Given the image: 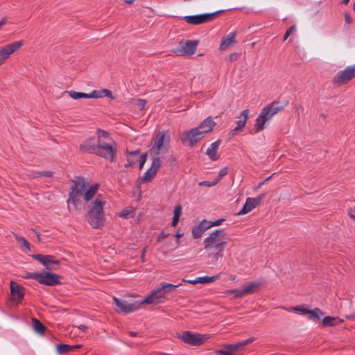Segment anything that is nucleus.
I'll use <instances>...</instances> for the list:
<instances>
[{"label":"nucleus","instance_id":"nucleus-1","mask_svg":"<svg viewBox=\"0 0 355 355\" xmlns=\"http://www.w3.org/2000/svg\"><path fill=\"white\" fill-rule=\"evenodd\" d=\"M99 184L90 185L85 179L78 178L72 180L69 198L67 200L68 207L71 205L74 207L80 205L83 201L87 203L94 198L89 205L87 220L93 228H99L103 225L104 214L103 207L105 205V198L102 195H97Z\"/></svg>","mask_w":355,"mask_h":355},{"label":"nucleus","instance_id":"nucleus-2","mask_svg":"<svg viewBox=\"0 0 355 355\" xmlns=\"http://www.w3.org/2000/svg\"><path fill=\"white\" fill-rule=\"evenodd\" d=\"M230 240V237L223 229L211 232L204 239L203 244L207 257L213 263H216L223 257V250Z\"/></svg>","mask_w":355,"mask_h":355},{"label":"nucleus","instance_id":"nucleus-3","mask_svg":"<svg viewBox=\"0 0 355 355\" xmlns=\"http://www.w3.org/2000/svg\"><path fill=\"white\" fill-rule=\"evenodd\" d=\"M284 105H280L279 101H273L272 103L264 107L256 119L254 130L259 132L265 128V123L270 120L274 115L283 110Z\"/></svg>","mask_w":355,"mask_h":355},{"label":"nucleus","instance_id":"nucleus-4","mask_svg":"<svg viewBox=\"0 0 355 355\" xmlns=\"http://www.w3.org/2000/svg\"><path fill=\"white\" fill-rule=\"evenodd\" d=\"M284 105H280L279 101H273L272 103L264 107L256 119L254 130L259 132L265 128V123L270 120L274 115L283 110Z\"/></svg>","mask_w":355,"mask_h":355},{"label":"nucleus","instance_id":"nucleus-5","mask_svg":"<svg viewBox=\"0 0 355 355\" xmlns=\"http://www.w3.org/2000/svg\"><path fill=\"white\" fill-rule=\"evenodd\" d=\"M116 152V144L114 141L108 142L103 139L97 140L96 155L113 162Z\"/></svg>","mask_w":355,"mask_h":355},{"label":"nucleus","instance_id":"nucleus-6","mask_svg":"<svg viewBox=\"0 0 355 355\" xmlns=\"http://www.w3.org/2000/svg\"><path fill=\"white\" fill-rule=\"evenodd\" d=\"M171 135L168 131L159 132L155 138L151 153L158 155L162 152H166L169 148Z\"/></svg>","mask_w":355,"mask_h":355},{"label":"nucleus","instance_id":"nucleus-7","mask_svg":"<svg viewBox=\"0 0 355 355\" xmlns=\"http://www.w3.org/2000/svg\"><path fill=\"white\" fill-rule=\"evenodd\" d=\"M178 338L186 344L193 346H200L208 340L211 338V336L209 334H193L191 331H186L182 334L178 335Z\"/></svg>","mask_w":355,"mask_h":355},{"label":"nucleus","instance_id":"nucleus-8","mask_svg":"<svg viewBox=\"0 0 355 355\" xmlns=\"http://www.w3.org/2000/svg\"><path fill=\"white\" fill-rule=\"evenodd\" d=\"M25 278H31L37 280L39 283L47 286H55L60 284L59 275L45 272L44 273L33 272L29 273L24 277Z\"/></svg>","mask_w":355,"mask_h":355},{"label":"nucleus","instance_id":"nucleus-9","mask_svg":"<svg viewBox=\"0 0 355 355\" xmlns=\"http://www.w3.org/2000/svg\"><path fill=\"white\" fill-rule=\"evenodd\" d=\"M354 78H355V64L338 71L334 77L332 83L336 87H340L348 83Z\"/></svg>","mask_w":355,"mask_h":355},{"label":"nucleus","instance_id":"nucleus-10","mask_svg":"<svg viewBox=\"0 0 355 355\" xmlns=\"http://www.w3.org/2000/svg\"><path fill=\"white\" fill-rule=\"evenodd\" d=\"M222 11L219 10L212 13H205L196 15H189L184 17V21L193 25H198L213 20L216 16Z\"/></svg>","mask_w":355,"mask_h":355},{"label":"nucleus","instance_id":"nucleus-11","mask_svg":"<svg viewBox=\"0 0 355 355\" xmlns=\"http://www.w3.org/2000/svg\"><path fill=\"white\" fill-rule=\"evenodd\" d=\"M202 137L203 134L197 127L192 128L189 131L184 132L180 135L182 142L184 144H189L191 146L198 143Z\"/></svg>","mask_w":355,"mask_h":355},{"label":"nucleus","instance_id":"nucleus-12","mask_svg":"<svg viewBox=\"0 0 355 355\" xmlns=\"http://www.w3.org/2000/svg\"><path fill=\"white\" fill-rule=\"evenodd\" d=\"M254 340V338L251 337L247 340L235 344H224L222 346L225 350H218L216 354L217 355H224L223 353H229L230 355H234L233 353L241 351L245 346L253 342Z\"/></svg>","mask_w":355,"mask_h":355},{"label":"nucleus","instance_id":"nucleus-13","mask_svg":"<svg viewBox=\"0 0 355 355\" xmlns=\"http://www.w3.org/2000/svg\"><path fill=\"white\" fill-rule=\"evenodd\" d=\"M33 259L42 263L47 270H56L60 268V262L51 255L33 254Z\"/></svg>","mask_w":355,"mask_h":355},{"label":"nucleus","instance_id":"nucleus-14","mask_svg":"<svg viewBox=\"0 0 355 355\" xmlns=\"http://www.w3.org/2000/svg\"><path fill=\"white\" fill-rule=\"evenodd\" d=\"M113 300L117 308L120 309V311L125 314L137 311L143 304H141V301L135 302L134 303H128L125 301H121L115 297H113Z\"/></svg>","mask_w":355,"mask_h":355},{"label":"nucleus","instance_id":"nucleus-15","mask_svg":"<svg viewBox=\"0 0 355 355\" xmlns=\"http://www.w3.org/2000/svg\"><path fill=\"white\" fill-rule=\"evenodd\" d=\"M22 42L18 41L9 44L0 49V65H1L14 52L22 46Z\"/></svg>","mask_w":355,"mask_h":355},{"label":"nucleus","instance_id":"nucleus-16","mask_svg":"<svg viewBox=\"0 0 355 355\" xmlns=\"http://www.w3.org/2000/svg\"><path fill=\"white\" fill-rule=\"evenodd\" d=\"M198 44V41L188 40L185 42H181L177 52L180 55H192L196 51Z\"/></svg>","mask_w":355,"mask_h":355},{"label":"nucleus","instance_id":"nucleus-17","mask_svg":"<svg viewBox=\"0 0 355 355\" xmlns=\"http://www.w3.org/2000/svg\"><path fill=\"white\" fill-rule=\"evenodd\" d=\"M295 311H300L302 313L309 314V318L312 320L320 321L324 313L318 308L308 309L303 306H297L291 308Z\"/></svg>","mask_w":355,"mask_h":355},{"label":"nucleus","instance_id":"nucleus-18","mask_svg":"<svg viewBox=\"0 0 355 355\" xmlns=\"http://www.w3.org/2000/svg\"><path fill=\"white\" fill-rule=\"evenodd\" d=\"M166 293L161 287L153 291L151 294L146 297L141 301V304H157L162 302V300L165 298Z\"/></svg>","mask_w":355,"mask_h":355},{"label":"nucleus","instance_id":"nucleus-19","mask_svg":"<svg viewBox=\"0 0 355 355\" xmlns=\"http://www.w3.org/2000/svg\"><path fill=\"white\" fill-rule=\"evenodd\" d=\"M263 195L257 198H248L241 210L238 213L239 215H244L254 209L261 202Z\"/></svg>","mask_w":355,"mask_h":355},{"label":"nucleus","instance_id":"nucleus-20","mask_svg":"<svg viewBox=\"0 0 355 355\" xmlns=\"http://www.w3.org/2000/svg\"><path fill=\"white\" fill-rule=\"evenodd\" d=\"M236 43V33L232 32L229 33L226 37H223L219 49L221 51H225L229 49L231 46Z\"/></svg>","mask_w":355,"mask_h":355},{"label":"nucleus","instance_id":"nucleus-21","mask_svg":"<svg viewBox=\"0 0 355 355\" xmlns=\"http://www.w3.org/2000/svg\"><path fill=\"white\" fill-rule=\"evenodd\" d=\"M80 150L83 152L96 155L97 141H96L94 138H89L85 143L80 145Z\"/></svg>","mask_w":355,"mask_h":355},{"label":"nucleus","instance_id":"nucleus-22","mask_svg":"<svg viewBox=\"0 0 355 355\" xmlns=\"http://www.w3.org/2000/svg\"><path fill=\"white\" fill-rule=\"evenodd\" d=\"M216 123L211 116L205 119L197 128H199L203 135L212 131Z\"/></svg>","mask_w":355,"mask_h":355},{"label":"nucleus","instance_id":"nucleus-23","mask_svg":"<svg viewBox=\"0 0 355 355\" xmlns=\"http://www.w3.org/2000/svg\"><path fill=\"white\" fill-rule=\"evenodd\" d=\"M220 140H217L213 142L210 146L207 148L206 154L212 160H218L219 159V155L218 153V148L220 146Z\"/></svg>","mask_w":355,"mask_h":355},{"label":"nucleus","instance_id":"nucleus-24","mask_svg":"<svg viewBox=\"0 0 355 355\" xmlns=\"http://www.w3.org/2000/svg\"><path fill=\"white\" fill-rule=\"evenodd\" d=\"M10 292L15 300L20 301L24 297L23 288L16 283H10Z\"/></svg>","mask_w":355,"mask_h":355},{"label":"nucleus","instance_id":"nucleus-25","mask_svg":"<svg viewBox=\"0 0 355 355\" xmlns=\"http://www.w3.org/2000/svg\"><path fill=\"white\" fill-rule=\"evenodd\" d=\"M260 286L259 281H252L245 284L243 286V290L245 295H251L254 293Z\"/></svg>","mask_w":355,"mask_h":355},{"label":"nucleus","instance_id":"nucleus-26","mask_svg":"<svg viewBox=\"0 0 355 355\" xmlns=\"http://www.w3.org/2000/svg\"><path fill=\"white\" fill-rule=\"evenodd\" d=\"M249 110L246 109L243 110L239 116V120L236 122V130L241 131L246 124V121L248 119Z\"/></svg>","mask_w":355,"mask_h":355},{"label":"nucleus","instance_id":"nucleus-27","mask_svg":"<svg viewBox=\"0 0 355 355\" xmlns=\"http://www.w3.org/2000/svg\"><path fill=\"white\" fill-rule=\"evenodd\" d=\"M80 346V345H69L67 344H60L56 346V352L59 354H63L69 353V352L73 350L74 349H78Z\"/></svg>","mask_w":355,"mask_h":355},{"label":"nucleus","instance_id":"nucleus-28","mask_svg":"<svg viewBox=\"0 0 355 355\" xmlns=\"http://www.w3.org/2000/svg\"><path fill=\"white\" fill-rule=\"evenodd\" d=\"M181 213H182V207H181V205H178L175 207V209H174L173 220L171 223V225L173 227H175L178 225Z\"/></svg>","mask_w":355,"mask_h":355},{"label":"nucleus","instance_id":"nucleus-29","mask_svg":"<svg viewBox=\"0 0 355 355\" xmlns=\"http://www.w3.org/2000/svg\"><path fill=\"white\" fill-rule=\"evenodd\" d=\"M33 328L35 332H37L39 334H44L46 327L44 326V324L40 322L38 320L33 318Z\"/></svg>","mask_w":355,"mask_h":355},{"label":"nucleus","instance_id":"nucleus-30","mask_svg":"<svg viewBox=\"0 0 355 355\" xmlns=\"http://www.w3.org/2000/svg\"><path fill=\"white\" fill-rule=\"evenodd\" d=\"M156 173H155L150 168H148L141 178L142 182H150L153 180V178L155 176Z\"/></svg>","mask_w":355,"mask_h":355},{"label":"nucleus","instance_id":"nucleus-31","mask_svg":"<svg viewBox=\"0 0 355 355\" xmlns=\"http://www.w3.org/2000/svg\"><path fill=\"white\" fill-rule=\"evenodd\" d=\"M337 318L331 316L324 317L322 319V324L323 327H333L336 325V321Z\"/></svg>","mask_w":355,"mask_h":355},{"label":"nucleus","instance_id":"nucleus-32","mask_svg":"<svg viewBox=\"0 0 355 355\" xmlns=\"http://www.w3.org/2000/svg\"><path fill=\"white\" fill-rule=\"evenodd\" d=\"M179 286H180V284L174 285L165 282H162L160 284V287L166 294L172 292L175 288L178 287Z\"/></svg>","mask_w":355,"mask_h":355},{"label":"nucleus","instance_id":"nucleus-33","mask_svg":"<svg viewBox=\"0 0 355 355\" xmlns=\"http://www.w3.org/2000/svg\"><path fill=\"white\" fill-rule=\"evenodd\" d=\"M218 279V275L212 276V277H198L199 284H208L213 282Z\"/></svg>","mask_w":355,"mask_h":355},{"label":"nucleus","instance_id":"nucleus-34","mask_svg":"<svg viewBox=\"0 0 355 355\" xmlns=\"http://www.w3.org/2000/svg\"><path fill=\"white\" fill-rule=\"evenodd\" d=\"M98 140L103 139L106 141H111V139L109 137V133L105 130L98 129L97 131Z\"/></svg>","mask_w":355,"mask_h":355},{"label":"nucleus","instance_id":"nucleus-35","mask_svg":"<svg viewBox=\"0 0 355 355\" xmlns=\"http://www.w3.org/2000/svg\"><path fill=\"white\" fill-rule=\"evenodd\" d=\"M14 235L18 243H19L22 247L30 250V244L27 240L24 237L19 236L17 234H14Z\"/></svg>","mask_w":355,"mask_h":355},{"label":"nucleus","instance_id":"nucleus-36","mask_svg":"<svg viewBox=\"0 0 355 355\" xmlns=\"http://www.w3.org/2000/svg\"><path fill=\"white\" fill-rule=\"evenodd\" d=\"M161 166V161L159 157L156 155L153 158V162L151 166L150 167L152 170H153L155 173L159 170Z\"/></svg>","mask_w":355,"mask_h":355},{"label":"nucleus","instance_id":"nucleus-37","mask_svg":"<svg viewBox=\"0 0 355 355\" xmlns=\"http://www.w3.org/2000/svg\"><path fill=\"white\" fill-rule=\"evenodd\" d=\"M203 232H204V231L199 226V225L198 226L194 227L192 230V235H193V238H195V239L200 238L202 236Z\"/></svg>","mask_w":355,"mask_h":355},{"label":"nucleus","instance_id":"nucleus-38","mask_svg":"<svg viewBox=\"0 0 355 355\" xmlns=\"http://www.w3.org/2000/svg\"><path fill=\"white\" fill-rule=\"evenodd\" d=\"M132 102L137 105L140 110H142L146 104V101L141 98L133 99Z\"/></svg>","mask_w":355,"mask_h":355},{"label":"nucleus","instance_id":"nucleus-39","mask_svg":"<svg viewBox=\"0 0 355 355\" xmlns=\"http://www.w3.org/2000/svg\"><path fill=\"white\" fill-rule=\"evenodd\" d=\"M218 182V180H214V181H203L199 182V186H205V187H213L217 184Z\"/></svg>","mask_w":355,"mask_h":355},{"label":"nucleus","instance_id":"nucleus-40","mask_svg":"<svg viewBox=\"0 0 355 355\" xmlns=\"http://www.w3.org/2000/svg\"><path fill=\"white\" fill-rule=\"evenodd\" d=\"M199 226L202 229V230L205 232L209 228L211 227V221H208L207 220H203L199 224Z\"/></svg>","mask_w":355,"mask_h":355},{"label":"nucleus","instance_id":"nucleus-41","mask_svg":"<svg viewBox=\"0 0 355 355\" xmlns=\"http://www.w3.org/2000/svg\"><path fill=\"white\" fill-rule=\"evenodd\" d=\"M147 157H148V155L147 153H144L142 154L140 157H139V168L141 170L142 169V168L144 167L146 162V159H147Z\"/></svg>","mask_w":355,"mask_h":355},{"label":"nucleus","instance_id":"nucleus-42","mask_svg":"<svg viewBox=\"0 0 355 355\" xmlns=\"http://www.w3.org/2000/svg\"><path fill=\"white\" fill-rule=\"evenodd\" d=\"M243 292V288L242 289H232V294L234 295L235 298H241L243 296H245V294Z\"/></svg>","mask_w":355,"mask_h":355},{"label":"nucleus","instance_id":"nucleus-43","mask_svg":"<svg viewBox=\"0 0 355 355\" xmlns=\"http://www.w3.org/2000/svg\"><path fill=\"white\" fill-rule=\"evenodd\" d=\"M228 173V168L227 167H224L223 168H221L218 173V177L215 179V180H218V182L220 181V180L224 177L225 175H226Z\"/></svg>","mask_w":355,"mask_h":355},{"label":"nucleus","instance_id":"nucleus-44","mask_svg":"<svg viewBox=\"0 0 355 355\" xmlns=\"http://www.w3.org/2000/svg\"><path fill=\"white\" fill-rule=\"evenodd\" d=\"M69 96L73 98V99H78V98H80V93L81 92H75V91H67L66 92Z\"/></svg>","mask_w":355,"mask_h":355},{"label":"nucleus","instance_id":"nucleus-45","mask_svg":"<svg viewBox=\"0 0 355 355\" xmlns=\"http://www.w3.org/2000/svg\"><path fill=\"white\" fill-rule=\"evenodd\" d=\"M100 93H101V98L103 96H107V97L111 98L112 99L114 98L112 92L107 89H103L100 90Z\"/></svg>","mask_w":355,"mask_h":355},{"label":"nucleus","instance_id":"nucleus-46","mask_svg":"<svg viewBox=\"0 0 355 355\" xmlns=\"http://www.w3.org/2000/svg\"><path fill=\"white\" fill-rule=\"evenodd\" d=\"M240 55H241V53H231L230 55H228L227 60L230 62H234L239 58Z\"/></svg>","mask_w":355,"mask_h":355},{"label":"nucleus","instance_id":"nucleus-47","mask_svg":"<svg viewBox=\"0 0 355 355\" xmlns=\"http://www.w3.org/2000/svg\"><path fill=\"white\" fill-rule=\"evenodd\" d=\"M136 162V159H134L133 157L128 156L127 157V163L125 164V167H131L135 165Z\"/></svg>","mask_w":355,"mask_h":355},{"label":"nucleus","instance_id":"nucleus-48","mask_svg":"<svg viewBox=\"0 0 355 355\" xmlns=\"http://www.w3.org/2000/svg\"><path fill=\"white\" fill-rule=\"evenodd\" d=\"M295 31V26H291L285 33L283 40L285 41L289 37V35Z\"/></svg>","mask_w":355,"mask_h":355},{"label":"nucleus","instance_id":"nucleus-49","mask_svg":"<svg viewBox=\"0 0 355 355\" xmlns=\"http://www.w3.org/2000/svg\"><path fill=\"white\" fill-rule=\"evenodd\" d=\"M132 209H124L119 214V216L121 217L127 218L129 216H130L132 214Z\"/></svg>","mask_w":355,"mask_h":355},{"label":"nucleus","instance_id":"nucleus-50","mask_svg":"<svg viewBox=\"0 0 355 355\" xmlns=\"http://www.w3.org/2000/svg\"><path fill=\"white\" fill-rule=\"evenodd\" d=\"M89 98H101L100 90L96 91L94 90L90 94H89Z\"/></svg>","mask_w":355,"mask_h":355},{"label":"nucleus","instance_id":"nucleus-51","mask_svg":"<svg viewBox=\"0 0 355 355\" xmlns=\"http://www.w3.org/2000/svg\"><path fill=\"white\" fill-rule=\"evenodd\" d=\"M53 176V173L49 171H41V177H48L52 178Z\"/></svg>","mask_w":355,"mask_h":355},{"label":"nucleus","instance_id":"nucleus-52","mask_svg":"<svg viewBox=\"0 0 355 355\" xmlns=\"http://www.w3.org/2000/svg\"><path fill=\"white\" fill-rule=\"evenodd\" d=\"M224 220H225V219L220 218V219L214 220V221H211V227L219 226V225H220L222 224V223Z\"/></svg>","mask_w":355,"mask_h":355},{"label":"nucleus","instance_id":"nucleus-53","mask_svg":"<svg viewBox=\"0 0 355 355\" xmlns=\"http://www.w3.org/2000/svg\"><path fill=\"white\" fill-rule=\"evenodd\" d=\"M29 176L32 178L41 177V171H33L29 174Z\"/></svg>","mask_w":355,"mask_h":355},{"label":"nucleus","instance_id":"nucleus-54","mask_svg":"<svg viewBox=\"0 0 355 355\" xmlns=\"http://www.w3.org/2000/svg\"><path fill=\"white\" fill-rule=\"evenodd\" d=\"M348 214L352 219L355 220V207L354 209H349Z\"/></svg>","mask_w":355,"mask_h":355},{"label":"nucleus","instance_id":"nucleus-55","mask_svg":"<svg viewBox=\"0 0 355 355\" xmlns=\"http://www.w3.org/2000/svg\"><path fill=\"white\" fill-rule=\"evenodd\" d=\"M140 153V150H134V151H132L130 153H129V156L133 157L134 159H135V157H137L139 153Z\"/></svg>","mask_w":355,"mask_h":355},{"label":"nucleus","instance_id":"nucleus-56","mask_svg":"<svg viewBox=\"0 0 355 355\" xmlns=\"http://www.w3.org/2000/svg\"><path fill=\"white\" fill-rule=\"evenodd\" d=\"M240 130H236V128H234L233 130H232L230 132H229V136L230 137H234V136H236L237 135V132H239Z\"/></svg>","mask_w":355,"mask_h":355},{"label":"nucleus","instance_id":"nucleus-57","mask_svg":"<svg viewBox=\"0 0 355 355\" xmlns=\"http://www.w3.org/2000/svg\"><path fill=\"white\" fill-rule=\"evenodd\" d=\"M186 282H188L191 284H199V282H198V277L196 278L195 279H189V280H183Z\"/></svg>","mask_w":355,"mask_h":355},{"label":"nucleus","instance_id":"nucleus-58","mask_svg":"<svg viewBox=\"0 0 355 355\" xmlns=\"http://www.w3.org/2000/svg\"><path fill=\"white\" fill-rule=\"evenodd\" d=\"M168 236V234H165L164 232H162L158 236L157 240L161 241L163 239L166 238Z\"/></svg>","mask_w":355,"mask_h":355},{"label":"nucleus","instance_id":"nucleus-59","mask_svg":"<svg viewBox=\"0 0 355 355\" xmlns=\"http://www.w3.org/2000/svg\"><path fill=\"white\" fill-rule=\"evenodd\" d=\"M272 175H270V177H268V178L265 179L264 180H263L262 182H259L258 187L260 188L262 185H263L264 184H266L270 178H271Z\"/></svg>","mask_w":355,"mask_h":355},{"label":"nucleus","instance_id":"nucleus-60","mask_svg":"<svg viewBox=\"0 0 355 355\" xmlns=\"http://www.w3.org/2000/svg\"><path fill=\"white\" fill-rule=\"evenodd\" d=\"M345 17L347 23L350 24L352 22V19L348 14H345Z\"/></svg>","mask_w":355,"mask_h":355},{"label":"nucleus","instance_id":"nucleus-61","mask_svg":"<svg viewBox=\"0 0 355 355\" xmlns=\"http://www.w3.org/2000/svg\"><path fill=\"white\" fill-rule=\"evenodd\" d=\"M79 329H80L82 331H85L87 329V327L84 324H80L78 327Z\"/></svg>","mask_w":355,"mask_h":355},{"label":"nucleus","instance_id":"nucleus-62","mask_svg":"<svg viewBox=\"0 0 355 355\" xmlns=\"http://www.w3.org/2000/svg\"><path fill=\"white\" fill-rule=\"evenodd\" d=\"M6 24V18H3L1 21H0V29L2 28V26L3 25H5Z\"/></svg>","mask_w":355,"mask_h":355},{"label":"nucleus","instance_id":"nucleus-63","mask_svg":"<svg viewBox=\"0 0 355 355\" xmlns=\"http://www.w3.org/2000/svg\"><path fill=\"white\" fill-rule=\"evenodd\" d=\"M89 98V94H86V93L81 92V93H80V98Z\"/></svg>","mask_w":355,"mask_h":355},{"label":"nucleus","instance_id":"nucleus-64","mask_svg":"<svg viewBox=\"0 0 355 355\" xmlns=\"http://www.w3.org/2000/svg\"><path fill=\"white\" fill-rule=\"evenodd\" d=\"M146 250V248H145L143 250V252H142V254H141V259H142V261H144V257H145Z\"/></svg>","mask_w":355,"mask_h":355}]
</instances>
